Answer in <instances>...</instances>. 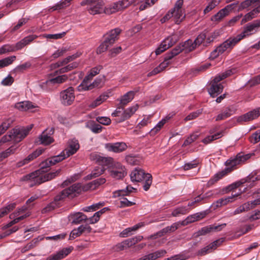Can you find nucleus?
I'll return each mask as SVG.
<instances>
[{"instance_id":"nucleus-1","label":"nucleus","mask_w":260,"mask_h":260,"mask_svg":"<svg viewBox=\"0 0 260 260\" xmlns=\"http://www.w3.org/2000/svg\"><path fill=\"white\" fill-rule=\"evenodd\" d=\"M260 29V19L247 24L244 26L243 31L236 37H230L214 50L210 58L214 59L226 50H231L240 41L246 36L252 35Z\"/></svg>"},{"instance_id":"nucleus-2","label":"nucleus","mask_w":260,"mask_h":260,"mask_svg":"<svg viewBox=\"0 0 260 260\" xmlns=\"http://www.w3.org/2000/svg\"><path fill=\"white\" fill-rule=\"evenodd\" d=\"M49 162V159L45 160L40 164V170L24 176V180L30 181L29 186L31 187L34 185L40 184L45 181L50 180L60 174L61 169H58L53 172L45 173L47 171V169L51 166V164Z\"/></svg>"},{"instance_id":"nucleus-3","label":"nucleus","mask_w":260,"mask_h":260,"mask_svg":"<svg viewBox=\"0 0 260 260\" xmlns=\"http://www.w3.org/2000/svg\"><path fill=\"white\" fill-rule=\"evenodd\" d=\"M135 92L129 91L121 96L119 106L112 114V116L116 117V123L122 122L129 119L138 109L139 105L136 104L123 110L124 107L129 103L134 98Z\"/></svg>"},{"instance_id":"nucleus-4","label":"nucleus","mask_w":260,"mask_h":260,"mask_svg":"<svg viewBox=\"0 0 260 260\" xmlns=\"http://www.w3.org/2000/svg\"><path fill=\"white\" fill-rule=\"evenodd\" d=\"M81 185L80 184H74L72 186L65 188L54 198V203H52L44 209L45 211L51 210L54 208V204L57 205L58 202L65 199L67 197L73 198L75 192L78 193L80 191Z\"/></svg>"},{"instance_id":"nucleus-5","label":"nucleus","mask_w":260,"mask_h":260,"mask_svg":"<svg viewBox=\"0 0 260 260\" xmlns=\"http://www.w3.org/2000/svg\"><path fill=\"white\" fill-rule=\"evenodd\" d=\"M32 125H29L26 128H14L10 132L8 135L4 136L1 139V142L4 143L11 140L19 142L24 138L31 129Z\"/></svg>"},{"instance_id":"nucleus-6","label":"nucleus","mask_w":260,"mask_h":260,"mask_svg":"<svg viewBox=\"0 0 260 260\" xmlns=\"http://www.w3.org/2000/svg\"><path fill=\"white\" fill-rule=\"evenodd\" d=\"M121 32V29L116 28L112 29L105 35V40L96 49L97 54H101L105 52L108 48L112 45L118 39Z\"/></svg>"},{"instance_id":"nucleus-7","label":"nucleus","mask_w":260,"mask_h":260,"mask_svg":"<svg viewBox=\"0 0 260 260\" xmlns=\"http://www.w3.org/2000/svg\"><path fill=\"white\" fill-rule=\"evenodd\" d=\"M132 182H140L144 181L143 188L145 191L148 190L152 184V176L149 173H145L144 171L139 168H136L130 175Z\"/></svg>"},{"instance_id":"nucleus-8","label":"nucleus","mask_w":260,"mask_h":260,"mask_svg":"<svg viewBox=\"0 0 260 260\" xmlns=\"http://www.w3.org/2000/svg\"><path fill=\"white\" fill-rule=\"evenodd\" d=\"M137 0H121L105 7V13L110 15L118 11L122 10L132 4L137 3Z\"/></svg>"},{"instance_id":"nucleus-9","label":"nucleus","mask_w":260,"mask_h":260,"mask_svg":"<svg viewBox=\"0 0 260 260\" xmlns=\"http://www.w3.org/2000/svg\"><path fill=\"white\" fill-rule=\"evenodd\" d=\"M88 11L90 14L105 13L104 3L102 0H87Z\"/></svg>"},{"instance_id":"nucleus-10","label":"nucleus","mask_w":260,"mask_h":260,"mask_svg":"<svg viewBox=\"0 0 260 260\" xmlns=\"http://www.w3.org/2000/svg\"><path fill=\"white\" fill-rule=\"evenodd\" d=\"M75 90L72 87L62 90L60 93L61 103L64 106H69L73 104L75 100Z\"/></svg>"},{"instance_id":"nucleus-11","label":"nucleus","mask_w":260,"mask_h":260,"mask_svg":"<svg viewBox=\"0 0 260 260\" xmlns=\"http://www.w3.org/2000/svg\"><path fill=\"white\" fill-rule=\"evenodd\" d=\"M111 167L108 171L110 176L115 179H121L127 174L124 166L119 162H115Z\"/></svg>"},{"instance_id":"nucleus-12","label":"nucleus","mask_w":260,"mask_h":260,"mask_svg":"<svg viewBox=\"0 0 260 260\" xmlns=\"http://www.w3.org/2000/svg\"><path fill=\"white\" fill-rule=\"evenodd\" d=\"M91 80H83L78 87L79 91H87L94 88H101L104 84L103 79L102 78H97L92 83Z\"/></svg>"},{"instance_id":"nucleus-13","label":"nucleus","mask_w":260,"mask_h":260,"mask_svg":"<svg viewBox=\"0 0 260 260\" xmlns=\"http://www.w3.org/2000/svg\"><path fill=\"white\" fill-rule=\"evenodd\" d=\"M90 159L91 160L95 161L100 165L107 167L108 170H110V168L112 167L111 166H113L115 162L113 158L111 157L102 156L95 153H92L90 155Z\"/></svg>"},{"instance_id":"nucleus-14","label":"nucleus","mask_w":260,"mask_h":260,"mask_svg":"<svg viewBox=\"0 0 260 260\" xmlns=\"http://www.w3.org/2000/svg\"><path fill=\"white\" fill-rule=\"evenodd\" d=\"M183 0H178L172 10L175 13V22L177 24L180 23L185 18L184 11L182 9Z\"/></svg>"},{"instance_id":"nucleus-15","label":"nucleus","mask_w":260,"mask_h":260,"mask_svg":"<svg viewBox=\"0 0 260 260\" xmlns=\"http://www.w3.org/2000/svg\"><path fill=\"white\" fill-rule=\"evenodd\" d=\"M179 222H175L172 224L171 226H168L161 230L157 232V233L150 235L148 239H156L158 237H160L167 234L168 233H171L177 230L179 226Z\"/></svg>"},{"instance_id":"nucleus-16","label":"nucleus","mask_w":260,"mask_h":260,"mask_svg":"<svg viewBox=\"0 0 260 260\" xmlns=\"http://www.w3.org/2000/svg\"><path fill=\"white\" fill-rule=\"evenodd\" d=\"M79 144L78 140L72 139L68 142V146L62 152L66 157H69L75 154L79 149Z\"/></svg>"},{"instance_id":"nucleus-17","label":"nucleus","mask_w":260,"mask_h":260,"mask_svg":"<svg viewBox=\"0 0 260 260\" xmlns=\"http://www.w3.org/2000/svg\"><path fill=\"white\" fill-rule=\"evenodd\" d=\"M220 81L216 80V77L211 82L210 87L208 89L209 93L210 95L215 98L219 94L222 92L223 87L222 85L219 83Z\"/></svg>"},{"instance_id":"nucleus-18","label":"nucleus","mask_w":260,"mask_h":260,"mask_svg":"<svg viewBox=\"0 0 260 260\" xmlns=\"http://www.w3.org/2000/svg\"><path fill=\"white\" fill-rule=\"evenodd\" d=\"M54 131L53 128H47L44 131L41 135L39 137V144L48 145L52 143L54 140L51 137V135L53 133Z\"/></svg>"},{"instance_id":"nucleus-19","label":"nucleus","mask_w":260,"mask_h":260,"mask_svg":"<svg viewBox=\"0 0 260 260\" xmlns=\"http://www.w3.org/2000/svg\"><path fill=\"white\" fill-rule=\"evenodd\" d=\"M249 158L248 154L243 155L240 153L237 154L235 157H231L225 162L226 166L233 168L238 165L244 162Z\"/></svg>"},{"instance_id":"nucleus-20","label":"nucleus","mask_w":260,"mask_h":260,"mask_svg":"<svg viewBox=\"0 0 260 260\" xmlns=\"http://www.w3.org/2000/svg\"><path fill=\"white\" fill-rule=\"evenodd\" d=\"M241 193V192L232 195L231 196L221 198L213 203L212 207L214 209H216L218 207L225 206L230 203H232L236 200V198L240 196Z\"/></svg>"},{"instance_id":"nucleus-21","label":"nucleus","mask_w":260,"mask_h":260,"mask_svg":"<svg viewBox=\"0 0 260 260\" xmlns=\"http://www.w3.org/2000/svg\"><path fill=\"white\" fill-rule=\"evenodd\" d=\"M105 148L109 151L115 153H120L124 151L127 145L124 142H117L115 143H107L105 145Z\"/></svg>"},{"instance_id":"nucleus-22","label":"nucleus","mask_w":260,"mask_h":260,"mask_svg":"<svg viewBox=\"0 0 260 260\" xmlns=\"http://www.w3.org/2000/svg\"><path fill=\"white\" fill-rule=\"evenodd\" d=\"M44 151V149L42 148H39L37 149L36 151L33 152L32 153L30 154L27 157L24 159L22 160L18 161L16 164V168H20L24 165L27 164L30 161L32 160L40 155H41L43 152Z\"/></svg>"},{"instance_id":"nucleus-23","label":"nucleus","mask_w":260,"mask_h":260,"mask_svg":"<svg viewBox=\"0 0 260 260\" xmlns=\"http://www.w3.org/2000/svg\"><path fill=\"white\" fill-rule=\"evenodd\" d=\"M206 35L205 34H200L194 40L193 42L192 40H188L185 43V47H188L189 51H192L195 49L197 46L200 45L205 39Z\"/></svg>"},{"instance_id":"nucleus-24","label":"nucleus","mask_w":260,"mask_h":260,"mask_svg":"<svg viewBox=\"0 0 260 260\" xmlns=\"http://www.w3.org/2000/svg\"><path fill=\"white\" fill-rule=\"evenodd\" d=\"M222 242V241H220V240H217L214 241L208 246L199 250L197 252V255L198 256H203L211 252L213 250L215 249L218 246H219Z\"/></svg>"},{"instance_id":"nucleus-25","label":"nucleus","mask_w":260,"mask_h":260,"mask_svg":"<svg viewBox=\"0 0 260 260\" xmlns=\"http://www.w3.org/2000/svg\"><path fill=\"white\" fill-rule=\"evenodd\" d=\"M68 218L71 223L74 224H80L82 221L87 220V216L81 212L70 214L69 215Z\"/></svg>"},{"instance_id":"nucleus-26","label":"nucleus","mask_w":260,"mask_h":260,"mask_svg":"<svg viewBox=\"0 0 260 260\" xmlns=\"http://www.w3.org/2000/svg\"><path fill=\"white\" fill-rule=\"evenodd\" d=\"M226 226V223H223L216 226L210 225L202 228L197 233V236L205 235L212 231H219Z\"/></svg>"},{"instance_id":"nucleus-27","label":"nucleus","mask_w":260,"mask_h":260,"mask_svg":"<svg viewBox=\"0 0 260 260\" xmlns=\"http://www.w3.org/2000/svg\"><path fill=\"white\" fill-rule=\"evenodd\" d=\"M206 213L205 212H198L190 215L186 217V218L182 221V225H186L189 223H192L196 221L200 220L205 217Z\"/></svg>"},{"instance_id":"nucleus-28","label":"nucleus","mask_w":260,"mask_h":260,"mask_svg":"<svg viewBox=\"0 0 260 260\" xmlns=\"http://www.w3.org/2000/svg\"><path fill=\"white\" fill-rule=\"evenodd\" d=\"M236 109L233 106H230L223 110L216 118V121L224 120L234 114Z\"/></svg>"},{"instance_id":"nucleus-29","label":"nucleus","mask_w":260,"mask_h":260,"mask_svg":"<svg viewBox=\"0 0 260 260\" xmlns=\"http://www.w3.org/2000/svg\"><path fill=\"white\" fill-rule=\"evenodd\" d=\"M167 253L164 249H160L153 253L148 254L140 258L139 260H155L158 258L164 256Z\"/></svg>"},{"instance_id":"nucleus-30","label":"nucleus","mask_w":260,"mask_h":260,"mask_svg":"<svg viewBox=\"0 0 260 260\" xmlns=\"http://www.w3.org/2000/svg\"><path fill=\"white\" fill-rule=\"evenodd\" d=\"M232 171L231 168H226L223 171L219 172L216 173L214 176L211 178L208 182L207 185L210 186L214 184L217 181H218L219 179H221L223 176L226 175L228 173Z\"/></svg>"},{"instance_id":"nucleus-31","label":"nucleus","mask_w":260,"mask_h":260,"mask_svg":"<svg viewBox=\"0 0 260 260\" xmlns=\"http://www.w3.org/2000/svg\"><path fill=\"white\" fill-rule=\"evenodd\" d=\"M172 43L170 38L165 39L160 44L159 46L156 49L155 54L156 55L160 54L169 47L172 46Z\"/></svg>"},{"instance_id":"nucleus-32","label":"nucleus","mask_w":260,"mask_h":260,"mask_svg":"<svg viewBox=\"0 0 260 260\" xmlns=\"http://www.w3.org/2000/svg\"><path fill=\"white\" fill-rule=\"evenodd\" d=\"M259 180H260V170H255L247 177L246 181L250 183L249 186L252 187L255 185L254 182Z\"/></svg>"},{"instance_id":"nucleus-33","label":"nucleus","mask_w":260,"mask_h":260,"mask_svg":"<svg viewBox=\"0 0 260 260\" xmlns=\"http://www.w3.org/2000/svg\"><path fill=\"white\" fill-rule=\"evenodd\" d=\"M106 181V179L104 178H98L87 184L84 189L85 190H94L100 185L105 183Z\"/></svg>"},{"instance_id":"nucleus-34","label":"nucleus","mask_w":260,"mask_h":260,"mask_svg":"<svg viewBox=\"0 0 260 260\" xmlns=\"http://www.w3.org/2000/svg\"><path fill=\"white\" fill-rule=\"evenodd\" d=\"M15 107L16 108L22 111L31 110L36 107L31 102L29 101H24L16 103Z\"/></svg>"},{"instance_id":"nucleus-35","label":"nucleus","mask_w":260,"mask_h":260,"mask_svg":"<svg viewBox=\"0 0 260 260\" xmlns=\"http://www.w3.org/2000/svg\"><path fill=\"white\" fill-rule=\"evenodd\" d=\"M78 66L79 63L78 62H73L68 64V66L56 71L54 73V75H57L58 74H61L64 73L68 72L72 70L73 69L77 68Z\"/></svg>"},{"instance_id":"nucleus-36","label":"nucleus","mask_w":260,"mask_h":260,"mask_svg":"<svg viewBox=\"0 0 260 260\" xmlns=\"http://www.w3.org/2000/svg\"><path fill=\"white\" fill-rule=\"evenodd\" d=\"M142 226L143 224L139 223L132 227L126 228L120 233V236L121 237H127L130 235L132 232L136 231Z\"/></svg>"},{"instance_id":"nucleus-37","label":"nucleus","mask_w":260,"mask_h":260,"mask_svg":"<svg viewBox=\"0 0 260 260\" xmlns=\"http://www.w3.org/2000/svg\"><path fill=\"white\" fill-rule=\"evenodd\" d=\"M70 4L66 0H61L54 6L49 9L50 12H53L56 10H60L69 7Z\"/></svg>"},{"instance_id":"nucleus-38","label":"nucleus","mask_w":260,"mask_h":260,"mask_svg":"<svg viewBox=\"0 0 260 260\" xmlns=\"http://www.w3.org/2000/svg\"><path fill=\"white\" fill-rule=\"evenodd\" d=\"M170 63V62H167L164 59V61L162 62L158 67H156L153 71L150 72L148 74V76L156 75L161 71H163L168 65Z\"/></svg>"},{"instance_id":"nucleus-39","label":"nucleus","mask_w":260,"mask_h":260,"mask_svg":"<svg viewBox=\"0 0 260 260\" xmlns=\"http://www.w3.org/2000/svg\"><path fill=\"white\" fill-rule=\"evenodd\" d=\"M182 47L177 46L172 50L171 52L167 53L165 57V60L167 62H170V60L175 56L180 53L183 50Z\"/></svg>"},{"instance_id":"nucleus-40","label":"nucleus","mask_w":260,"mask_h":260,"mask_svg":"<svg viewBox=\"0 0 260 260\" xmlns=\"http://www.w3.org/2000/svg\"><path fill=\"white\" fill-rule=\"evenodd\" d=\"M26 209V207H22L21 208L18 209L17 211L10 215L9 218L11 219H13L12 221L13 224H15L19 222L17 217L19 216L21 213H24Z\"/></svg>"},{"instance_id":"nucleus-41","label":"nucleus","mask_w":260,"mask_h":260,"mask_svg":"<svg viewBox=\"0 0 260 260\" xmlns=\"http://www.w3.org/2000/svg\"><path fill=\"white\" fill-rule=\"evenodd\" d=\"M242 184V182H241L240 181L232 183V184L229 185V186L223 188L221 190H220L219 191V193L220 194H224L225 193H228L230 191L239 187L240 186V185Z\"/></svg>"},{"instance_id":"nucleus-42","label":"nucleus","mask_w":260,"mask_h":260,"mask_svg":"<svg viewBox=\"0 0 260 260\" xmlns=\"http://www.w3.org/2000/svg\"><path fill=\"white\" fill-rule=\"evenodd\" d=\"M136 190L137 189L133 187L128 185L126 188V190L122 189L115 191L114 192V197H118L121 196H126L129 193L132 192L133 191H136Z\"/></svg>"},{"instance_id":"nucleus-43","label":"nucleus","mask_w":260,"mask_h":260,"mask_svg":"<svg viewBox=\"0 0 260 260\" xmlns=\"http://www.w3.org/2000/svg\"><path fill=\"white\" fill-rule=\"evenodd\" d=\"M108 97L109 95L107 93L101 94L89 105V107L92 108H95L106 100Z\"/></svg>"},{"instance_id":"nucleus-44","label":"nucleus","mask_w":260,"mask_h":260,"mask_svg":"<svg viewBox=\"0 0 260 260\" xmlns=\"http://www.w3.org/2000/svg\"><path fill=\"white\" fill-rule=\"evenodd\" d=\"M68 78V77L67 75H62L58 76L55 78L50 79L47 81V82L52 84H61L66 82Z\"/></svg>"},{"instance_id":"nucleus-45","label":"nucleus","mask_w":260,"mask_h":260,"mask_svg":"<svg viewBox=\"0 0 260 260\" xmlns=\"http://www.w3.org/2000/svg\"><path fill=\"white\" fill-rule=\"evenodd\" d=\"M248 121L252 120L260 115V107L245 114Z\"/></svg>"},{"instance_id":"nucleus-46","label":"nucleus","mask_w":260,"mask_h":260,"mask_svg":"<svg viewBox=\"0 0 260 260\" xmlns=\"http://www.w3.org/2000/svg\"><path fill=\"white\" fill-rule=\"evenodd\" d=\"M229 14V13L225 9L223 8L220 10L218 13L212 17L211 20L212 21H218L222 19Z\"/></svg>"},{"instance_id":"nucleus-47","label":"nucleus","mask_w":260,"mask_h":260,"mask_svg":"<svg viewBox=\"0 0 260 260\" xmlns=\"http://www.w3.org/2000/svg\"><path fill=\"white\" fill-rule=\"evenodd\" d=\"M102 69V67L100 66L92 68L89 74L84 78L83 80H91L94 76L99 73Z\"/></svg>"},{"instance_id":"nucleus-48","label":"nucleus","mask_w":260,"mask_h":260,"mask_svg":"<svg viewBox=\"0 0 260 260\" xmlns=\"http://www.w3.org/2000/svg\"><path fill=\"white\" fill-rule=\"evenodd\" d=\"M143 238V237L142 236H136L124 240L122 244H127V247H129L134 245L139 241H141Z\"/></svg>"},{"instance_id":"nucleus-49","label":"nucleus","mask_w":260,"mask_h":260,"mask_svg":"<svg viewBox=\"0 0 260 260\" xmlns=\"http://www.w3.org/2000/svg\"><path fill=\"white\" fill-rule=\"evenodd\" d=\"M72 248H63L54 255L56 258H57V260H60L67 256L72 251Z\"/></svg>"},{"instance_id":"nucleus-50","label":"nucleus","mask_w":260,"mask_h":260,"mask_svg":"<svg viewBox=\"0 0 260 260\" xmlns=\"http://www.w3.org/2000/svg\"><path fill=\"white\" fill-rule=\"evenodd\" d=\"M16 57L15 56L13 55L0 60V69L12 64L16 59Z\"/></svg>"},{"instance_id":"nucleus-51","label":"nucleus","mask_w":260,"mask_h":260,"mask_svg":"<svg viewBox=\"0 0 260 260\" xmlns=\"http://www.w3.org/2000/svg\"><path fill=\"white\" fill-rule=\"evenodd\" d=\"M189 212L188 208L186 207H180L174 209L172 215L173 216L177 217L180 215H184L187 214Z\"/></svg>"},{"instance_id":"nucleus-52","label":"nucleus","mask_w":260,"mask_h":260,"mask_svg":"<svg viewBox=\"0 0 260 260\" xmlns=\"http://www.w3.org/2000/svg\"><path fill=\"white\" fill-rule=\"evenodd\" d=\"M16 148L14 146H11L5 151L0 153V161H2L4 158L9 156L10 155L15 153Z\"/></svg>"},{"instance_id":"nucleus-53","label":"nucleus","mask_w":260,"mask_h":260,"mask_svg":"<svg viewBox=\"0 0 260 260\" xmlns=\"http://www.w3.org/2000/svg\"><path fill=\"white\" fill-rule=\"evenodd\" d=\"M222 136V132H218L216 134L212 135V136H209L206 137L205 139H204L202 141L204 144H208L210 142L216 140Z\"/></svg>"},{"instance_id":"nucleus-54","label":"nucleus","mask_w":260,"mask_h":260,"mask_svg":"<svg viewBox=\"0 0 260 260\" xmlns=\"http://www.w3.org/2000/svg\"><path fill=\"white\" fill-rule=\"evenodd\" d=\"M199 136L200 134L198 133V132H196L191 134L190 136L184 141L183 146H186L190 144L195 141L199 138Z\"/></svg>"},{"instance_id":"nucleus-55","label":"nucleus","mask_w":260,"mask_h":260,"mask_svg":"<svg viewBox=\"0 0 260 260\" xmlns=\"http://www.w3.org/2000/svg\"><path fill=\"white\" fill-rule=\"evenodd\" d=\"M66 157L65 156V155H64L62 153L58 155L54 156L53 157H51L49 159V163L51 164V166L55 165L56 163H58L64 159H65Z\"/></svg>"},{"instance_id":"nucleus-56","label":"nucleus","mask_w":260,"mask_h":260,"mask_svg":"<svg viewBox=\"0 0 260 260\" xmlns=\"http://www.w3.org/2000/svg\"><path fill=\"white\" fill-rule=\"evenodd\" d=\"M104 168H99L98 169H94L90 174L86 176L87 179H92V178L97 177L102 174L104 172Z\"/></svg>"},{"instance_id":"nucleus-57","label":"nucleus","mask_w":260,"mask_h":260,"mask_svg":"<svg viewBox=\"0 0 260 260\" xmlns=\"http://www.w3.org/2000/svg\"><path fill=\"white\" fill-rule=\"evenodd\" d=\"M165 124V120L161 119L157 124L153 128L150 132V134L151 136H154L162 128V127Z\"/></svg>"},{"instance_id":"nucleus-58","label":"nucleus","mask_w":260,"mask_h":260,"mask_svg":"<svg viewBox=\"0 0 260 260\" xmlns=\"http://www.w3.org/2000/svg\"><path fill=\"white\" fill-rule=\"evenodd\" d=\"M65 32L55 34H44L43 37L50 40H57L64 36Z\"/></svg>"},{"instance_id":"nucleus-59","label":"nucleus","mask_w":260,"mask_h":260,"mask_svg":"<svg viewBox=\"0 0 260 260\" xmlns=\"http://www.w3.org/2000/svg\"><path fill=\"white\" fill-rule=\"evenodd\" d=\"M9 52H15L14 45L7 44L0 48V55Z\"/></svg>"},{"instance_id":"nucleus-60","label":"nucleus","mask_w":260,"mask_h":260,"mask_svg":"<svg viewBox=\"0 0 260 260\" xmlns=\"http://www.w3.org/2000/svg\"><path fill=\"white\" fill-rule=\"evenodd\" d=\"M260 141V130L256 131L250 137V141L253 144H256Z\"/></svg>"},{"instance_id":"nucleus-61","label":"nucleus","mask_w":260,"mask_h":260,"mask_svg":"<svg viewBox=\"0 0 260 260\" xmlns=\"http://www.w3.org/2000/svg\"><path fill=\"white\" fill-rule=\"evenodd\" d=\"M82 234H89L91 232L92 228L88 224H85L80 225L78 227Z\"/></svg>"},{"instance_id":"nucleus-62","label":"nucleus","mask_w":260,"mask_h":260,"mask_svg":"<svg viewBox=\"0 0 260 260\" xmlns=\"http://www.w3.org/2000/svg\"><path fill=\"white\" fill-rule=\"evenodd\" d=\"M125 159L128 164L132 165H138L139 162L136 156L131 155L126 156Z\"/></svg>"},{"instance_id":"nucleus-63","label":"nucleus","mask_w":260,"mask_h":260,"mask_svg":"<svg viewBox=\"0 0 260 260\" xmlns=\"http://www.w3.org/2000/svg\"><path fill=\"white\" fill-rule=\"evenodd\" d=\"M82 235L80 230H79V228L74 229L73 230L69 236V240H73L75 239L77 237H79Z\"/></svg>"},{"instance_id":"nucleus-64","label":"nucleus","mask_w":260,"mask_h":260,"mask_svg":"<svg viewBox=\"0 0 260 260\" xmlns=\"http://www.w3.org/2000/svg\"><path fill=\"white\" fill-rule=\"evenodd\" d=\"M96 120L103 125H109L111 123V119L107 117H98L96 118Z\"/></svg>"}]
</instances>
